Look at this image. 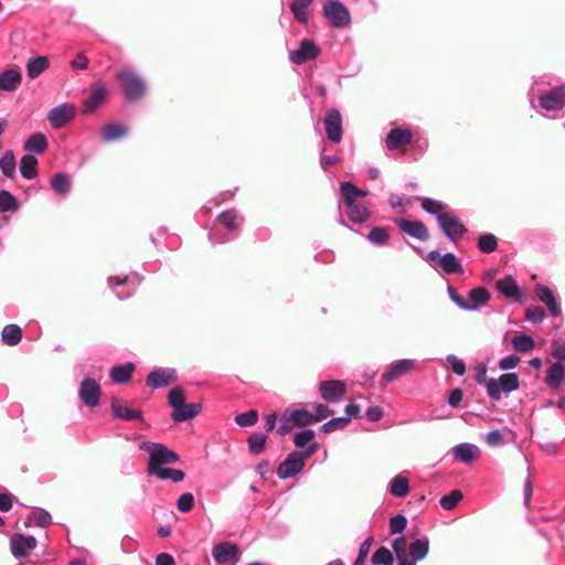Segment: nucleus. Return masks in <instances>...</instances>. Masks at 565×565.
Listing matches in <instances>:
<instances>
[{
  "label": "nucleus",
  "mask_w": 565,
  "mask_h": 565,
  "mask_svg": "<svg viewBox=\"0 0 565 565\" xmlns=\"http://www.w3.org/2000/svg\"><path fill=\"white\" fill-rule=\"evenodd\" d=\"M244 217L236 210L222 212L215 222V227L209 233L212 244H221L234 238L241 231Z\"/></svg>",
  "instance_id": "obj_1"
},
{
  "label": "nucleus",
  "mask_w": 565,
  "mask_h": 565,
  "mask_svg": "<svg viewBox=\"0 0 565 565\" xmlns=\"http://www.w3.org/2000/svg\"><path fill=\"white\" fill-rule=\"evenodd\" d=\"M539 84V81H535L529 92L531 103L536 97L540 107L548 113L559 111L565 108V85L542 89L537 87Z\"/></svg>",
  "instance_id": "obj_2"
},
{
  "label": "nucleus",
  "mask_w": 565,
  "mask_h": 565,
  "mask_svg": "<svg viewBox=\"0 0 565 565\" xmlns=\"http://www.w3.org/2000/svg\"><path fill=\"white\" fill-rule=\"evenodd\" d=\"M116 78L127 102H137L147 92V82L134 70L125 68L117 73Z\"/></svg>",
  "instance_id": "obj_3"
},
{
  "label": "nucleus",
  "mask_w": 565,
  "mask_h": 565,
  "mask_svg": "<svg viewBox=\"0 0 565 565\" xmlns=\"http://www.w3.org/2000/svg\"><path fill=\"white\" fill-rule=\"evenodd\" d=\"M139 449L149 452L147 472H151L158 467L175 463L180 459L175 451L159 443L142 441L139 444Z\"/></svg>",
  "instance_id": "obj_4"
},
{
  "label": "nucleus",
  "mask_w": 565,
  "mask_h": 565,
  "mask_svg": "<svg viewBox=\"0 0 565 565\" xmlns=\"http://www.w3.org/2000/svg\"><path fill=\"white\" fill-rule=\"evenodd\" d=\"M520 381L515 373H504L498 380L489 379L486 382V388L492 401H500L502 393H511L519 388Z\"/></svg>",
  "instance_id": "obj_5"
},
{
  "label": "nucleus",
  "mask_w": 565,
  "mask_h": 565,
  "mask_svg": "<svg viewBox=\"0 0 565 565\" xmlns=\"http://www.w3.org/2000/svg\"><path fill=\"white\" fill-rule=\"evenodd\" d=\"M322 13L333 28L344 29L351 24L350 11L339 0L327 1L323 6Z\"/></svg>",
  "instance_id": "obj_6"
},
{
  "label": "nucleus",
  "mask_w": 565,
  "mask_h": 565,
  "mask_svg": "<svg viewBox=\"0 0 565 565\" xmlns=\"http://www.w3.org/2000/svg\"><path fill=\"white\" fill-rule=\"evenodd\" d=\"M438 226L443 234L452 243H457L467 233V228L459 218V216L449 211L446 215L439 217Z\"/></svg>",
  "instance_id": "obj_7"
},
{
  "label": "nucleus",
  "mask_w": 565,
  "mask_h": 565,
  "mask_svg": "<svg viewBox=\"0 0 565 565\" xmlns=\"http://www.w3.org/2000/svg\"><path fill=\"white\" fill-rule=\"evenodd\" d=\"M140 280L139 276L135 274L131 278L128 276H110L107 281L116 297L119 300H125L134 294Z\"/></svg>",
  "instance_id": "obj_8"
},
{
  "label": "nucleus",
  "mask_w": 565,
  "mask_h": 565,
  "mask_svg": "<svg viewBox=\"0 0 565 565\" xmlns=\"http://www.w3.org/2000/svg\"><path fill=\"white\" fill-rule=\"evenodd\" d=\"M427 259L435 262V268L439 266L446 274H461L463 273V267L452 253H446L440 255L437 250H431L427 254Z\"/></svg>",
  "instance_id": "obj_9"
},
{
  "label": "nucleus",
  "mask_w": 565,
  "mask_h": 565,
  "mask_svg": "<svg viewBox=\"0 0 565 565\" xmlns=\"http://www.w3.org/2000/svg\"><path fill=\"white\" fill-rule=\"evenodd\" d=\"M38 545V541L32 535L14 533L10 537V551L15 558L26 557Z\"/></svg>",
  "instance_id": "obj_10"
},
{
  "label": "nucleus",
  "mask_w": 565,
  "mask_h": 565,
  "mask_svg": "<svg viewBox=\"0 0 565 565\" xmlns=\"http://www.w3.org/2000/svg\"><path fill=\"white\" fill-rule=\"evenodd\" d=\"M417 367V362L413 359H401L393 361L386 372L382 374V382H394Z\"/></svg>",
  "instance_id": "obj_11"
},
{
  "label": "nucleus",
  "mask_w": 565,
  "mask_h": 565,
  "mask_svg": "<svg viewBox=\"0 0 565 565\" xmlns=\"http://www.w3.org/2000/svg\"><path fill=\"white\" fill-rule=\"evenodd\" d=\"M320 54L319 46L309 39H303L299 47L289 53V60L298 65L316 60Z\"/></svg>",
  "instance_id": "obj_12"
},
{
  "label": "nucleus",
  "mask_w": 565,
  "mask_h": 565,
  "mask_svg": "<svg viewBox=\"0 0 565 565\" xmlns=\"http://www.w3.org/2000/svg\"><path fill=\"white\" fill-rule=\"evenodd\" d=\"M75 116V106L70 103L53 107L47 114V120L53 129H60Z\"/></svg>",
  "instance_id": "obj_13"
},
{
  "label": "nucleus",
  "mask_w": 565,
  "mask_h": 565,
  "mask_svg": "<svg viewBox=\"0 0 565 565\" xmlns=\"http://www.w3.org/2000/svg\"><path fill=\"white\" fill-rule=\"evenodd\" d=\"M78 396L87 407H96L100 401L99 384L94 379H84L79 384Z\"/></svg>",
  "instance_id": "obj_14"
},
{
  "label": "nucleus",
  "mask_w": 565,
  "mask_h": 565,
  "mask_svg": "<svg viewBox=\"0 0 565 565\" xmlns=\"http://www.w3.org/2000/svg\"><path fill=\"white\" fill-rule=\"evenodd\" d=\"M305 462L297 452L291 451L286 459L278 466L276 473L280 480L290 479L302 471Z\"/></svg>",
  "instance_id": "obj_15"
},
{
  "label": "nucleus",
  "mask_w": 565,
  "mask_h": 565,
  "mask_svg": "<svg viewBox=\"0 0 565 565\" xmlns=\"http://www.w3.org/2000/svg\"><path fill=\"white\" fill-rule=\"evenodd\" d=\"M319 391L326 402L337 403L345 394L347 385L340 380H328L320 383Z\"/></svg>",
  "instance_id": "obj_16"
},
{
  "label": "nucleus",
  "mask_w": 565,
  "mask_h": 565,
  "mask_svg": "<svg viewBox=\"0 0 565 565\" xmlns=\"http://www.w3.org/2000/svg\"><path fill=\"white\" fill-rule=\"evenodd\" d=\"M212 555L217 564H226L238 562L241 553L237 545L223 542L213 546Z\"/></svg>",
  "instance_id": "obj_17"
},
{
  "label": "nucleus",
  "mask_w": 565,
  "mask_h": 565,
  "mask_svg": "<svg viewBox=\"0 0 565 565\" xmlns=\"http://www.w3.org/2000/svg\"><path fill=\"white\" fill-rule=\"evenodd\" d=\"M324 128L330 141L335 143L341 141L342 117L338 109L331 108L327 111L324 118Z\"/></svg>",
  "instance_id": "obj_18"
},
{
  "label": "nucleus",
  "mask_w": 565,
  "mask_h": 565,
  "mask_svg": "<svg viewBox=\"0 0 565 565\" xmlns=\"http://www.w3.org/2000/svg\"><path fill=\"white\" fill-rule=\"evenodd\" d=\"M394 223L399 230L406 233L408 236L426 242L429 238V233L426 225L420 221H408L405 218L396 217Z\"/></svg>",
  "instance_id": "obj_19"
},
{
  "label": "nucleus",
  "mask_w": 565,
  "mask_h": 565,
  "mask_svg": "<svg viewBox=\"0 0 565 565\" xmlns=\"http://www.w3.org/2000/svg\"><path fill=\"white\" fill-rule=\"evenodd\" d=\"M495 288L502 296L516 302H522L525 296L523 289L515 282L512 276L498 279Z\"/></svg>",
  "instance_id": "obj_20"
},
{
  "label": "nucleus",
  "mask_w": 565,
  "mask_h": 565,
  "mask_svg": "<svg viewBox=\"0 0 565 565\" xmlns=\"http://www.w3.org/2000/svg\"><path fill=\"white\" fill-rule=\"evenodd\" d=\"M177 379V372L172 367H158L151 371L146 379V383L151 388H161L169 385Z\"/></svg>",
  "instance_id": "obj_21"
},
{
  "label": "nucleus",
  "mask_w": 565,
  "mask_h": 565,
  "mask_svg": "<svg viewBox=\"0 0 565 565\" xmlns=\"http://www.w3.org/2000/svg\"><path fill=\"white\" fill-rule=\"evenodd\" d=\"M110 411L114 418L116 419H121L126 422L142 419L141 411L129 408L122 399L117 397H114L111 399Z\"/></svg>",
  "instance_id": "obj_22"
},
{
  "label": "nucleus",
  "mask_w": 565,
  "mask_h": 565,
  "mask_svg": "<svg viewBox=\"0 0 565 565\" xmlns=\"http://www.w3.org/2000/svg\"><path fill=\"white\" fill-rule=\"evenodd\" d=\"M413 141V134L408 128H393L386 136L385 143L387 149L395 150L402 146L409 145Z\"/></svg>",
  "instance_id": "obj_23"
},
{
  "label": "nucleus",
  "mask_w": 565,
  "mask_h": 565,
  "mask_svg": "<svg viewBox=\"0 0 565 565\" xmlns=\"http://www.w3.org/2000/svg\"><path fill=\"white\" fill-rule=\"evenodd\" d=\"M535 292L539 300L547 307L552 316L557 317L562 315L561 307L558 306L556 297L550 287L543 284H537L535 286Z\"/></svg>",
  "instance_id": "obj_24"
},
{
  "label": "nucleus",
  "mask_w": 565,
  "mask_h": 565,
  "mask_svg": "<svg viewBox=\"0 0 565 565\" xmlns=\"http://www.w3.org/2000/svg\"><path fill=\"white\" fill-rule=\"evenodd\" d=\"M452 455L460 462L471 463L479 457L480 449L475 444L461 443L452 448Z\"/></svg>",
  "instance_id": "obj_25"
},
{
  "label": "nucleus",
  "mask_w": 565,
  "mask_h": 565,
  "mask_svg": "<svg viewBox=\"0 0 565 565\" xmlns=\"http://www.w3.org/2000/svg\"><path fill=\"white\" fill-rule=\"evenodd\" d=\"M491 295L489 290L484 287H475L468 294V299H466V308L467 311H476L481 306H484L490 300Z\"/></svg>",
  "instance_id": "obj_26"
},
{
  "label": "nucleus",
  "mask_w": 565,
  "mask_h": 565,
  "mask_svg": "<svg viewBox=\"0 0 565 565\" xmlns=\"http://www.w3.org/2000/svg\"><path fill=\"white\" fill-rule=\"evenodd\" d=\"M107 89L104 85L95 87L83 103V114L94 113L106 99Z\"/></svg>",
  "instance_id": "obj_27"
},
{
  "label": "nucleus",
  "mask_w": 565,
  "mask_h": 565,
  "mask_svg": "<svg viewBox=\"0 0 565 565\" xmlns=\"http://www.w3.org/2000/svg\"><path fill=\"white\" fill-rule=\"evenodd\" d=\"M128 132V126L118 122H108L102 127L100 137L104 142H114L125 138Z\"/></svg>",
  "instance_id": "obj_28"
},
{
  "label": "nucleus",
  "mask_w": 565,
  "mask_h": 565,
  "mask_svg": "<svg viewBox=\"0 0 565 565\" xmlns=\"http://www.w3.org/2000/svg\"><path fill=\"white\" fill-rule=\"evenodd\" d=\"M429 539L427 536H422L411 542L408 545V561L417 564L425 559L429 553Z\"/></svg>",
  "instance_id": "obj_29"
},
{
  "label": "nucleus",
  "mask_w": 565,
  "mask_h": 565,
  "mask_svg": "<svg viewBox=\"0 0 565 565\" xmlns=\"http://www.w3.org/2000/svg\"><path fill=\"white\" fill-rule=\"evenodd\" d=\"M47 139L42 132H34L24 141L23 149L26 154H42L47 149Z\"/></svg>",
  "instance_id": "obj_30"
},
{
  "label": "nucleus",
  "mask_w": 565,
  "mask_h": 565,
  "mask_svg": "<svg viewBox=\"0 0 565 565\" xmlns=\"http://www.w3.org/2000/svg\"><path fill=\"white\" fill-rule=\"evenodd\" d=\"M202 406L199 403H184L171 413V418L175 423L186 422L199 415Z\"/></svg>",
  "instance_id": "obj_31"
},
{
  "label": "nucleus",
  "mask_w": 565,
  "mask_h": 565,
  "mask_svg": "<svg viewBox=\"0 0 565 565\" xmlns=\"http://www.w3.org/2000/svg\"><path fill=\"white\" fill-rule=\"evenodd\" d=\"M22 75L20 71L10 68L0 73V90L14 92L21 84Z\"/></svg>",
  "instance_id": "obj_32"
},
{
  "label": "nucleus",
  "mask_w": 565,
  "mask_h": 565,
  "mask_svg": "<svg viewBox=\"0 0 565 565\" xmlns=\"http://www.w3.org/2000/svg\"><path fill=\"white\" fill-rule=\"evenodd\" d=\"M315 0H292L289 4L294 19L300 24H308L309 8Z\"/></svg>",
  "instance_id": "obj_33"
},
{
  "label": "nucleus",
  "mask_w": 565,
  "mask_h": 565,
  "mask_svg": "<svg viewBox=\"0 0 565 565\" xmlns=\"http://www.w3.org/2000/svg\"><path fill=\"white\" fill-rule=\"evenodd\" d=\"M387 491L395 498H405L411 491L408 478L403 473L395 476L390 481Z\"/></svg>",
  "instance_id": "obj_34"
},
{
  "label": "nucleus",
  "mask_w": 565,
  "mask_h": 565,
  "mask_svg": "<svg viewBox=\"0 0 565 565\" xmlns=\"http://www.w3.org/2000/svg\"><path fill=\"white\" fill-rule=\"evenodd\" d=\"M417 200L422 203V209L436 217L437 222H439V217L441 215H446L448 211V205L443 201L435 200L431 198H417Z\"/></svg>",
  "instance_id": "obj_35"
},
{
  "label": "nucleus",
  "mask_w": 565,
  "mask_h": 565,
  "mask_svg": "<svg viewBox=\"0 0 565 565\" xmlns=\"http://www.w3.org/2000/svg\"><path fill=\"white\" fill-rule=\"evenodd\" d=\"M565 367L555 362L546 371L545 384L550 388H558L564 383Z\"/></svg>",
  "instance_id": "obj_36"
},
{
  "label": "nucleus",
  "mask_w": 565,
  "mask_h": 565,
  "mask_svg": "<svg viewBox=\"0 0 565 565\" xmlns=\"http://www.w3.org/2000/svg\"><path fill=\"white\" fill-rule=\"evenodd\" d=\"M149 476H154L157 479L161 481L170 480L172 482H181L185 478L184 471L180 469L169 468V467H158V469L148 472Z\"/></svg>",
  "instance_id": "obj_37"
},
{
  "label": "nucleus",
  "mask_w": 565,
  "mask_h": 565,
  "mask_svg": "<svg viewBox=\"0 0 565 565\" xmlns=\"http://www.w3.org/2000/svg\"><path fill=\"white\" fill-rule=\"evenodd\" d=\"M135 371V364L127 362L125 364L115 365L110 370V379L114 383L124 384L127 383Z\"/></svg>",
  "instance_id": "obj_38"
},
{
  "label": "nucleus",
  "mask_w": 565,
  "mask_h": 565,
  "mask_svg": "<svg viewBox=\"0 0 565 565\" xmlns=\"http://www.w3.org/2000/svg\"><path fill=\"white\" fill-rule=\"evenodd\" d=\"M51 189L57 195L66 196L71 192L72 180L66 173H55L51 179Z\"/></svg>",
  "instance_id": "obj_39"
},
{
  "label": "nucleus",
  "mask_w": 565,
  "mask_h": 565,
  "mask_svg": "<svg viewBox=\"0 0 565 565\" xmlns=\"http://www.w3.org/2000/svg\"><path fill=\"white\" fill-rule=\"evenodd\" d=\"M50 66L49 58L46 56L31 57L26 62V74L31 79L39 77Z\"/></svg>",
  "instance_id": "obj_40"
},
{
  "label": "nucleus",
  "mask_w": 565,
  "mask_h": 565,
  "mask_svg": "<svg viewBox=\"0 0 565 565\" xmlns=\"http://www.w3.org/2000/svg\"><path fill=\"white\" fill-rule=\"evenodd\" d=\"M20 173L22 178L32 180L38 175V160L32 154H24L20 160Z\"/></svg>",
  "instance_id": "obj_41"
},
{
  "label": "nucleus",
  "mask_w": 565,
  "mask_h": 565,
  "mask_svg": "<svg viewBox=\"0 0 565 565\" xmlns=\"http://www.w3.org/2000/svg\"><path fill=\"white\" fill-rule=\"evenodd\" d=\"M22 339V329L18 324H7L1 332V340L6 345L14 347Z\"/></svg>",
  "instance_id": "obj_42"
},
{
  "label": "nucleus",
  "mask_w": 565,
  "mask_h": 565,
  "mask_svg": "<svg viewBox=\"0 0 565 565\" xmlns=\"http://www.w3.org/2000/svg\"><path fill=\"white\" fill-rule=\"evenodd\" d=\"M348 207V217L352 223L362 224L369 221L370 211L367 207L360 205L358 203H353V205H347Z\"/></svg>",
  "instance_id": "obj_43"
},
{
  "label": "nucleus",
  "mask_w": 565,
  "mask_h": 565,
  "mask_svg": "<svg viewBox=\"0 0 565 565\" xmlns=\"http://www.w3.org/2000/svg\"><path fill=\"white\" fill-rule=\"evenodd\" d=\"M15 156L12 150H7L0 158V170L7 178H13L15 175Z\"/></svg>",
  "instance_id": "obj_44"
},
{
  "label": "nucleus",
  "mask_w": 565,
  "mask_h": 565,
  "mask_svg": "<svg viewBox=\"0 0 565 565\" xmlns=\"http://www.w3.org/2000/svg\"><path fill=\"white\" fill-rule=\"evenodd\" d=\"M341 198L345 205H353L359 199V188H356L350 181H343L340 184Z\"/></svg>",
  "instance_id": "obj_45"
},
{
  "label": "nucleus",
  "mask_w": 565,
  "mask_h": 565,
  "mask_svg": "<svg viewBox=\"0 0 565 565\" xmlns=\"http://www.w3.org/2000/svg\"><path fill=\"white\" fill-rule=\"evenodd\" d=\"M288 415L296 427L308 426L313 423V414L305 408L288 411Z\"/></svg>",
  "instance_id": "obj_46"
},
{
  "label": "nucleus",
  "mask_w": 565,
  "mask_h": 565,
  "mask_svg": "<svg viewBox=\"0 0 565 565\" xmlns=\"http://www.w3.org/2000/svg\"><path fill=\"white\" fill-rule=\"evenodd\" d=\"M267 436L263 433H253L247 439L248 451L252 455H259L264 451Z\"/></svg>",
  "instance_id": "obj_47"
},
{
  "label": "nucleus",
  "mask_w": 565,
  "mask_h": 565,
  "mask_svg": "<svg viewBox=\"0 0 565 565\" xmlns=\"http://www.w3.org/2000/svg\"><path fill=\"white\" fill-rule=\"evenodd\" d=\"M477 245L481 253L491 254L498 247V238L491 233H484L478 237Z\"/></svg>",
  "instance_id": "obj_48"
},
{
  "label": "nucleus",
  "mask_w": 565,
  "mask_h": 565,
  "mask_svg": "<svg viewBox=\"0 0 565 565\" xmlns=\"http://www.w3.org/2000/svg\"><path fill=\"white\" fill-rule=\"evenodd\" d=\"M20 207L19 201L7 190L0 191V211L15 212Z\"/></svg>",
  "instance_id": "obj_49"
},
{
  "label": "nucleus",
  "mask_w": 565,
  "mask_h": 565,
  "mask_svg": "<svg viewBox=\"0 0 565 565\" xmlns=\"http://www.w3.org/2000/svg\"><path fill=\"white\" fill-rule=\"evenodd\" d=\"M371 562L372 565H393L394 557L387 547L381 546L373 553Z\"/></svg>",
  "instance_id": "obj_50"
},
{
  "label": "nucleus",
  "mask_w": 565,
  "mask_h": 565,
  "mask_svg": "<svg viewBox=\"0 0 565 565\" xmlns=\"http://www.w3.org/2000/svg\"><path fill=\"white\" fill-rule=\"evenodd\" d=\"M513 349L521 353H529L533 351L535 343L530 335H516L512 339Z\"/></svg>",
  "instance_id": "obj_51"
},
{
  "label": "nucleus",
  "mask_w": 565,
  "mask_h": 565,
  "mask_svg": "<svg viewBox=\"0 0 565 565\" xmlns=\"http://www.w3.org/2000/svg\"><path fill=\"white\" fill-rule=\"evenodd\" d=\"M366 238L376 246H384L386 245L390 235L387 231L382 226H375L373 227L370 233L366 235Z\"/></svg>",
  "instance_id": "obj_52"
},
{
  "label": "nucleus",
  "mask_w": 565,
  "mask_h": 565,
  "mask_svg": "<svg viewBox=\"0 0 565 565\" xmlns=\"http://www.w3.org/2000/svg\"><path fill=\"white\" fill-rule=\"evenodd\" d=\"M463 495L460 490H452L450 493L441 497L439 503L444 510L450 511L459 503Z\"/></svg>",
  "instance_id": "obj_53"
},
{
  "label": "nucleus",
  "mask_w": 565,
  "mask_h": 565,
  "mask_svg": "<svg viewBox=\"0 0 565 565\" xmlns=\"http://www.w3.org/2000/svg\"><path fill=\"white\" fill-rule=\"evenodd\" d=\"M316 437V433L312 429H303L295 434L294 444L297 448H303L311 444Z\"/></svg>",
  "instance_id": "obj_54"
},
{
  "label": "nucleus",
  "mask_w": 565,
  "mask_h": 565,
  "mask_svg": "<svg viewBox=\"0 0 565 565\" xmlns=\"http://www.w3.org/2000/svg\"><path fill=\"white\" fill-rule=\"evenodd\" d=\"M349 424V417H333L321 426L323 433H332L343 429Z\"/></svg>",
  "instance_id": "obj_55"
},
{
  "label": "nucleus",
  "mask_w": 565,
  "mask_h": 565,
  "mask_svg": "<svg viewBox=\"0 0 565 565\" xmlns=\"http://www.w3.org/2000/svg\"><path fill=\"white\" fill-rule=\"evenodd\" d=\"M258 420V413L255 409L235 416V423L242 427L254 426Z\"/></svg>",
  "instance_id": "obj_56"
},
{
  "label": "nucleus",
  "mask_w": 565,
  "mask_h": 565,
  "mask_svg": "<svg viewBox=\"0 0 565 565\" xmlns=\"http://www.w3.org/2000/svg\"><path fill=\"white\" fill-rule=\"evenodd\" d=\"M373 543V537H366L360 545L358 556L353 563V565H364L371 550V545Z\"/></svg>",
  "instance_id": "obj_57"
},
{
  "label": "nucleus",
  "mask_w": 565,
  "mask_h": 565,
  "mask_svg": "<svg viewBox=\"0 0 565 565\" xmlns=\"http://www.w3.org/2000/svg\"><path fill=\"white\" fill-rule=\"evenodd\" d=\"M168 403L175 411L185 403L183 391L180 387H173L168 394Z\"/></svg>",
  "instance_id": "obj_58"
},
{
  "label": "nucleus",
  "mask_w": 565,
  "mask_h": 565,
  "mask_svg": "<svg viewBox=\"0 0 565 565\" xmlns=\"http://www.w3.org/2000/svg\"><path fill=\"white\" fill-rule=\"evenodd\" d=\"M194 507V497L190 492L182 493L178 501H177V508L180 512H189Z\"/></svg>",
  "instance_id": "obj_59"
},
{
  "label": "nucleus",
  "mask_w": 565,
  "mask_h": 565,
  "mask_svg": "<svg viewBox=\"0 0 565 565\" xmlns=\"http://www.w3.org/2000/svg\"><path fill=\"white\" fill-rule=\"evenodd\" d=\"M31 519L34 523L40 527H46L52 523L51 514L44 509H38L32 515Z\"/></svg>",
  "instance_id": "obj_60"
},
{
  "label": "nucleus",
  "mask_w": 565,
  "mask_h": 565,
  "mask_svg": "<svg viewBox=\"0 0 565 565\" xmlns=\"http://www.w3.org/2000/svg\"><path fill=\"white\" fill-rule=\"evenodd\" d=\"M407 525V519L403 514H396L390 519V530L393 534L402 533Z\"/></svg>",
  "instance_id": "obj_61"
},
{
  "label": "nucleus",
  "mask_w": 565,
  "mask_h": 565,
  "mask_svg": "<svg viewBox=\"0 0 565 565\" xmlns=\"http://www.w3.org/2000/svg\"><path fill=\"white\" fill-rule=\"evenodd\" d=\"M446 360L450 364L451 370L455 374H457L459 376L465 375L467 367H466V363L461 359L457 358L454 354H448L446 356Z\"/></svg>",
  "instance_id": "obj_62"
},
{
  "label": "nucleus",
  "mask_w": 565,
  "mask_h": 565,
  "mask_svg": "<svg viewBox=\"0 0 565 565\" xmlns=\"http://www.w3.org/2000/svg\"><path fill=\"white\" fill-rule=\"evenodd\" d=\"M525 317L526 320L539 323L545 318V312L541 307L532 306L526 309Z\"/></svg>",
  "instance_id": "obj_63"
},
{
  "label": "nucleus",
  "mask_w": 565,
  "mask_h": 565,
  "mask_svg": "<svg viewBox=\"0 0 565 565\" xmlns=\"http://www.w3.org/2000/svg\"><path fill=\"white\" fill-rule=\"evenodd\" d=\"M280 420L281 423L277 428V433L280 436L287 435L294 427H296L294 422L290 419V416L288 415V409L281 414Z\"/></svg>",
  "instance_id": "obj_64"
}]
</instances>
